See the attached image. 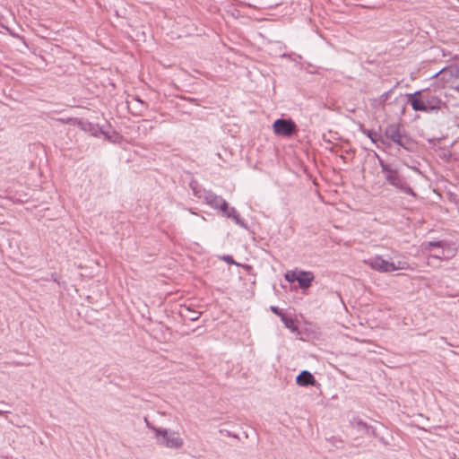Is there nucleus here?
Here are the masks:
<instances>
[{"label": "nucleus", "instance_id": "obj_15", "mask_svg": "<svg viewBox=\"0 0 459 459\" xmlns=\"http://www.w3.org/2000/svg\"><path fill=\"white\" fill-rule=\"evenodd\" d=\"M299 273L289 271L285 273V279L289 282H294L298 281Z\"/></svg>", "mask_w": 459, "mask_h": 459}, {"label": "nucleus", "instance_id": "obj_21", "mask_svg": "<svg viewBox=\"0 0 459 459\" xmlns=\"http://www.w3.org/2000/svg\"><path fill=\"white\" fill-rule=\"evenodd\" d=\"M8 412H9L8 411L0 410V415H4Z\"/></svg>", "mask_w": 459, "mask_h": 459}, {"label": "nucleus", "instance_id": "obj_4", "mask_svg": "<svg viewBox=\"0 0 459 459\" xmlns=\"http://www.w3.org/2000/svg\"><path fill=\"white\" fill-rule=\"evenodd\" d=\"M377 156L381 168V172L384 174L385 181L401 192L416 197V193L409 186L406 179L399 173L398 169H394L391 164L384 161L378 155Z\"/></svg>", "mask_w": 459, "mask_h": 459}, {"label": "nucleus", "instance_id": "obj_19", "mask_svg": "<svg viewBox=\"0 0 459 459\" xmlns=\"http://www.w3.org/2000/svg\"><path fill=\"white\" fill-rule=\"evenodd\" d=\"M134 100H135L138 103H140V105H141V108H140V110H139V111H140V113H142V111H143V109H146V108H147V105H146V104H145L142 100H140L138 97H137V98H135Z\"/></svg>", "mask_w": 459, "mask_h": 459}, {"label": "nucleus", "instance_id": "obj_6", "mask_svg": "<svg viewBox=\"0 0 459 459\" xmlns=\"http://www.w3.org/2000/svg\"><path fill=\"white\" fill-rule=\"evenodd\" d=\"M273 128L275 134L285 137H290L298 132V126L291 119H276L273 124Z\"/></svg>", "mask_w": 459, "mask_h": 459}, {"label": "nucleus", "instance_id": "obj_2", "mask_svg": "<svg viewBox=\"0 0 459 459\" xmlns=\"http://www.w3.org/2000/svg\"><path fill=\"white\" fill-rule=\"evenodd\" d=\"M204 200L212 208L220 211L222 216L231 219L237 225L245 230L248 229L247 224L240 217L238 211L234 207H230L228 202L221 196L217 195L212 191H206L204 193Z\"/></svg>", "mask_w": 459, "mask_h": 459}, {"label": "nucleus", "instance_id": "obj_3", "mask_svg": "<svg viewBox=\"0 0 459 459\" xmlns=\"http://www.w3.org/2000/svg\"><path fill=\"white\" fill-rule=\"evenodd\" d=\"M406 96L414 111L429 112L440 108L441 100L429 90L417 91Z\"/></svg>", "mask_w": 459, "mask_h": 459}, {"label": "nucleus", "instance_id": "obj_14", "mask_svg": "<svg viewBox=\"0 0 459 459\" xmlns=\"http://www.w3.org/2000/svg\"><path fill=\"white\" fill-rule=\"evenodd\" d=\"M446 245L445 241L439 240V241H429L426 244V249L430 250L432 247H439L444 248V247Z\"/></svg>", "mask_w": 459, "mask_h": 459}, {"label": "nucleus", "instance_id": "obj_16", "mask_svg": "<svg viewBox=\"0 0 459 459\" xmlns=\"http://www.w3.org/2000/svg\"><path fill=\"white\" fill-rule=\"evenodd\" d=\"M187 312L189 313L188 316H186L188 317L189 320L191 321H195L197 319H199L200 316H201V313L198 312V311H195V310H191L189 308H186Z\"/></svg>", "mask_w": 459, "mask_h": 459}, {"label": "nucleus", "instance_id": "obj_20", "mask_svg": "<svg viewBox=\"0 0 459 459\" xmlns=\"http://www.w3.org/2000/svg\"><path fill=\"white\" fill-rule=\"evenodd\" d=\"M282 321L284 322V324L286 325V326L290 327V325H289V320L284 316V317H281Z\"/></svg>", "mask_w": 459, "mask_h": 459}, {"label": "nucleus", "instance_id": "obj_12", "mask_svg": "<svg viewBox=\"0 0 459 459\" xmlns=\"http://www.w3.org/2000/svg\"><path fill=\"white\" fill-rule=\"evenodd\" d=\"M394 92V89H391L385 92H384L382 95H380L378 98L375 99L374 101L381 107H385L387 105V101L391 96V94Z\"/></svg>", "mask_w": 459, "mask_h": 459}, {"label": "nucleus", "instance_id": "obj_11", "mask_svg": "<svg viewBox=\"0 0 459 459\" xmlns=\"http://www.w3.org/2000/svg\"><path fill=\"white\" fill-rule=\"evenodd\" d=\"M363 134H366L371 140L372 143H380L381 144H383L385 146L390 147L389 143L384 138V135H382L381 134H379L374 130H368V129L363 130Z\"/></svg>", "mask_w": 459, "mask_h": 459}, {"label": "nucleus", "instance_id": "obj_1", "mask_svg": "<svg viewBox=\"0 0 459 459\" xmlns=\"http://www.w3.org/2000/svg\"><path fill=\"white\" fill-rule=\"evenodd\" d=\"M384 138L389 143L403 148L407 152H412L416 143L399 123L388 124L384 129Z\"/></svg>", "mask_w": 459, "mask_h": 459}, {"label": "nucleus", "instance_id": "obj_5", "mask_svg": "<svg viewBox=\"0 0 459 459\" xmlns=\"http://www.w3.org/2000/svg\"><path fill=\"white\" fill-rule=\"evenodd\" d=\"M147 426L155 433L157 443L168 448L179 449L184 445L183 438L177 431H170L166 429H160L151 426L145 419Z\"/></svg>", "mask_w": 459, "mask_h": 459}, {"label": "nucleus", "instance_id": "obj_7", "mask_svg": "<svg viewBox=\"0 0 459 459\" xmlns=\"http://www.w3.org/2000/svg\"><path fill=\"white\" fill-rule=\"evenodd\" d=\"M350 425L351 427L356 429L362 435L368 437H375L377 435L376 430L372 426L364 422L361 419L358 417H353L352 419H351Z\"/></svg>", "mask_w": 459, "mask_h": 459}, {"label": "nucleus", "instance_id": "obj_9", "mask_svg": "<svg viewBox=\"0 0 459 459\" xmlns=\"http://www.w3.org/2000/svg\"><path fill=\"white\" fill-rule=\"evenodd\" d=\"M297 385L300 386L315 385L316 380L315 377L307 370H302L296 377Z\"/></svg>", "mask_w": 459, "mask_h": 459}, {"label": "nucleus", "instance_id": "obj_13", "mask_svg": "<svg viewBox=\"0 0 459 459\" xmlns=\"http://www.w3.org/2000/svg\"><path fill=\"white\" fill-rule=\"evenodd\" d=\"M410 267L409 264L406 261H398L397 263L391 262V270L392 272L397 270H406Z\"/></svg>", "mask_w": 459, "mask_h": 459}, {"label": "nucleus", "instance_id": "obj_8", "mask_svg": "<svg viewBox=\"0 0 459 459\" xmlns=\"http://www.w3.org/2000/svg\"><path fill=\"white\" fill-rule=\"evenodd\" d=\"M369 266L378 272L381 273H390L391 270V262H388L383 259L381 256H376L369 262Z\"/></svg>", "mask_w": 459, "mask_h": 459}, {"label": "nucleus", "instance_id": "obj_18", "mask_svg": "<svg viewBox=\"0 0 459 459\" xmlns=\"http://www.w3.org/2000/svg\"><path fill=\"white\" fill-rule=\"evenodd\" d=\"M431 256H432L433 258H436V259H439V260H441V259H443V257L445 256L444 250H441V251H439L438 253L433 254V255H431Z\"/></svg>", "mask_w": 459, "mask_h": 459}, {"label": "nucleus", "instance_id": "obj_17", "mask_svg": "<svg viewBox=\"0 0 459 459\" xmlns=\"http://www.w3.org/2000/svg\"><path fill=\"white\" fill-rule=\"evenodd\" d=\"M270 309L273 314L284 317V314L281 311V309L278 307L271 306Z\"/></svg>", "mask_w": 459, "mask_h": 459}, {"label": "nucleus", "instance_id": "obj_10", "mask_svg": "<svg viewBox=\"0 0 459 459\" xmlns=\"http://www.w3.org/2000/svg\"><path fill=\"white\" fill-rule=\"evenodd\" d=\"M314 280V274L311 272L300 271L299 272L298 283L299 288L307 289Z\"/></svg>", "mask_w": 459, "mask_h": 459}]
</instances>
